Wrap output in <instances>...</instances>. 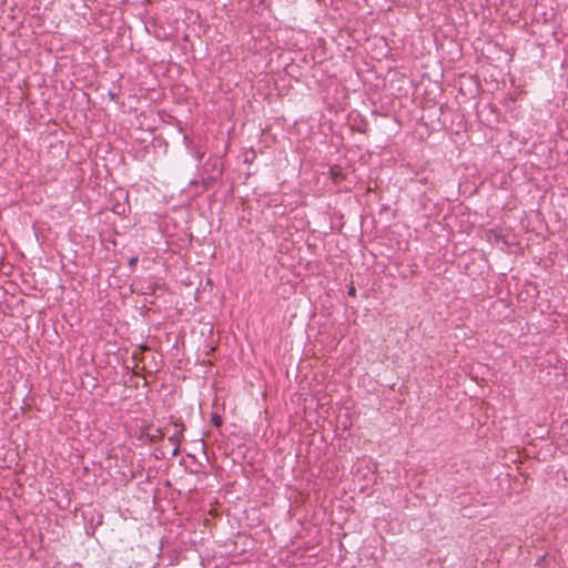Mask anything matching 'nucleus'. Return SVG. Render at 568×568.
Segmentation results:
<instances>
[{
    "instance_id": "nucleus-5",
    "label": "nucleus",
    "mask_w": 568,
    "mask_h": 568,
    "mask_svg": "<svg viewBox=\"0 0 568 568\" xmlns=\"http://www.w3.org/2000/svg\"><path fill=\"white\" fill-rule=\"evenodd\" d=\"M347 294L353 297L356 295V288L353 284L348 286Z\"/></svg>"
},
{
    "instance_id": "nucleus-4",
    "label": "nucleus",
    "mask_w": 568,
    "mask_h": 568,
    "mask_svg": "<svg viewBox=\"0 0 568 568\" xmlns=\"http://www.w3.org/2000/svg\"><path fill=\"white\" fill-rule=\"evenodd\" d=\"M138 262H139L138 256H132V257L129 260V266L133 270V268L136 266Z\"/></svg>"
},
{
    "instance_id": "nucleus-6",
    "label": "nucleus",
    "mask_w": 568,
    "mask_h": 568,
    "mask_svg": "<svg viewBox=\"0 0 568 568\" xmlns=\"http://www.w3.org/2000/svg\"><path fill=\"white\" fill-rule=\"evenodd\" d=\"M180 454V445H173L172 457H176Z\"/></svg>"
},
{
    "instance_id": "nucleus-1",
    "label": "nucleus",
    "mask_w": 568,
    "mask_h": 568,
    "mask_svg": "<svg viewBox=\"0 0 568 568\" xmlns=\"http://www.w3.org/2000/svg\"><path fill=\"white\" fill-rule=\"evenodd\" d=\"M329 175L335 183H339L345 179V174L343 173L342 168L338 165H334L329 169Z\"/></svg>"
},
{
    "instance_id": "nucleus-2",
    "label": "nucleus",
    "mask_w": 568,
    "mask_h": 568,
    "mask_svg": "<svg viewBox=\"0 0 568 568\" xmlns=\"http://www.w3.org/2000/svg\"><path fill=\"white\" fill-rule=\"evenodd\" d=\"M175 427H178L179 429L176 430L175 434L171 435L168 440L169 443H171L172 445H180V442H181V438H182V433L183 430L185 429L184 425L183 424H178L175 423Z\"/></svg>"
},
{
    "instance_id": "nucleus-3",
    "label": "nucleus",
    "mask_w": 568,
    "mask_h": 568,
    "mask_svg": "<svg viewBox=\"0 0 568 568\" xmlns=\"http://www.w3.org/2000/svg\"><path fill=\"white\" fill-rule=\"evenodd\" d=\"M211 423L216 427H221L223 425V418L220 414L217 413H212L211 414Z\"/></svg>"
}]
</instances>
